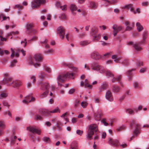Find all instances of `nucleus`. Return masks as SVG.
Instances as JSON below:
<instances>
[{
	"label": "nucleus",
	"mask_w": 149,
	"mask_h": 149,
	"mask_svg": "<svg viewBox=\"0 0 149 149\" xmlns=\"http://www.w3.org/2000/svg\"><path fill=\"white\" fill-rule=\"evenodd\" d=\"M99 132L98 127L96 124H92L88 126L86 137L87 139L91 140L93 139V136L95 133Z\"/></svg>",
	"instance_id": "obj_1"
},
{
	"label": "nucleus",
	"mask_w": 149,
	"mask_h": 149,
	"mask_svg": "<svg viewBox=\"0 0 149 149\" xmlns=\"http://www.w3.org/2000/svg\"><path fill=\"white\" fill-rule=\"evenodd\" d=\"M148 35V33L147 31H144L142 33V39L139 42L136 43L134 45V49L137 51L142 50L143 48L140 45H144L146 44V39Z\"/></svg>",
	"instance_id": "obj_2"
},
{
	"label": "nucleus",
	"mask_w": 149,
	"mask_h": 149,
	"mask_svg": "<svg viewBox=\"0 0 149 149\" xmlns=\"http://www.w3.org/2000/svg\"><path fill=\"white\" fill-rule=\"evenodd\" d=\"M74 74V73L70 72H68L65 74H59L57 78L58 86H61L62 84L61 83H63L65 79L67 78H72Z\"/></svg>",
	"instance_id": "obj_3"
},
{
	"label": "nucleus",
	"mask_w": 149,
	"mask_h": 149,
	"mask_svg": "<svg viewBox=\"0 0 149 149\" xmlns=\"http://www.w3.org/2000/svg\"><path fill=\"white\" fill-rule=\"evenodd\" d=\"M42 60V54H37L35 55L33 58L30 59V64L33 65L35 67L37 68L40 66V64L35 62V61H41Z\"/></svg>",
	"instance_id": "obj_4"
},
{
	"label": "nucleus",
	"mask_w": 149,
	"mask_h": 149,
	"mask_svg": "<svg viewBox=\"0 0 149 149\" xmlns=\"http://www.w3.org/2000/svg\"><path fill=\"white\" fill-rule=\"evenodd\" d=\"M41 89L44 91V92L40 95L41 98H44L46 97L49 93V90L50 87L49 84L47 82L40 83Z\"/></svg>",
	"instance_id": "obj_5"
},
{
	"label": "nucleus",
	"mask_w": 149,
	"mask_h": 149,
	"mask_svg": "<svg viewBox=\"0 0 149 149\" xmlns=\"http://www.w3.org/2000/svg\"><path fill=\"white\" fill-rule=\"evenodd\" d=\"M134 125L135 126V130L133 132V134L134 136H133L130 138V141H131L135 137V136H137L138 135L140 134V125L136 123L135 121L134 120L131 122L130 126L131 127H132L133 125Z\"/></svg>",
	"instance_id": "obj_6"
},
{
	"label": "nucleus",
	"mask_w": 149,
	"mask_h": 149,
	"mask_svg": "<svg viewBox=\"0 0 149 149\" xmlns=\"http://www.w3.org/2000/svg\"><path fill=\"white\" fill-rule=\"evenodd\" d=\"M46 2V0H33L31 2V6L33 8H36L39 7L41 4H44Z\"/></svg>",
	"instance_id": "obj_7"
},
{
	"label": "nucleus",
	"mask_w": 149,
	"mask_h": 149,
	"mask_svg": "<svg viewBox=\"0 0 149 149\" xmlns=\"http://www.w3.org/2000/svg\"><path fill=\"white\" fill-rule=\"evenodd\" d=\"M57 33L59 35L60 38L63 40L65 35V29L63 26H60L57 29Z\"/></svg>",
	"instance_id": "obj_8"
},
{
	"label": "nucleus",
	"mask_w": 149,
	"mask_h": 149,
	"mask_svg": "<svg viewBox=\"0 0 149 149\" xmlns=\"http://www.w3.org/2000/svg\"><path fill=\"white\" fill-rule=\"evenodd\" d=\"M11 50L12 52V54L11 55V57L12 58H13V57L15 56L16 57H18L19 56V54L18 53L20 52H21L22 54L24 56L25 55L26 52L24 51L23 49L20 50L19 49H16V53L15 54L14 51L13 49L12 48L11 49Z\"/></svg>",
	"instance_id": "obj_9"
},
{
	"label": "nucleus",
	"mask_w": 149,
	"mask_h": 149,
	"mask_svg": "<svg viewBox=\"0 0 149 149\" xmlns=\"http://www.w3.org/2000/svg\"><path fill=\"white\" fill-rule=\"evenodd\" d=\"M35 100V98L32 96V94H31L26 96L22 101V102L25 104H27L29 102H34Z\"/></svg>",
	"instance_id": "obj_10"
},
{
	"label": "nucleus",
	"mask_w": 149,
	"mask_h": 149,
	"mask_svg": "<svg viewBox=\"0 0 149 149\" xmlns=\"http://www.w3.org/2000/svg\"><path fill=\"white\" fill-rule=\"evenodd\" d=\"M108 143L110 145L115 147H117L120 145V142L118 140L111 138L109 139Z\"/></svg>",
	"instance_id": "obj_11"
},
{
	"label": "nucleus",
	"mask_w": 149,
	"mask_h": 149,
	"mask_svg": "<svg viewBox=\"0 0 149 149\" xmlns=\"http://www.w3.org/2000/svg\"><path fill=\"white\" fill-rule=\"evenodd\" d=\"M13 78L10 77H8L4 79L3 83L7 86H12L13 83Z\"/></svg>",
	"instance_id": "obj_12"
},
{
	"label": "nucleus",
	"mask_w": 149,
	"mask_h": 149,
	"mask_svg": "<svg viewBox=\"0 0 149 149\" xmlns=\"http://www.w3.org/2000/svg\"><path fill=\"white\" fill-rule=\"evenodd\" d=\"M124 8H126L127 9H130V11L133 13L135 14H136V12L138 13H139L140 12V9L138 8L136 9V12L134 10L133 7V5L132 4H130L128 5L125 6L124 7Z\"/></svg>",
	"instance_id": "obj_13"
},
{
	"label": "nucleus",
	"mask_w": 149,
	"mask_h": 149,
	"mask_svg": "<svg viewBox=\"0 0 149 149\" xmlns=\"http://www.w3.org/2000/svg\"><path fill=\"white\" fill-rule=\"evenodd\" d=\"M27 130L33 133H36L40 134L41 133L40 131L36 127H27Z\"/></svg>",
	"instance_id": "obj_14"
},
{
	"label": "nucleus",
	"mask_w": 149,
	"mask_h": 149,
	"mask_svg": "<svg viewBox=\"0 0 149 149\" xmlns=\"http://www.w3.org/2000/svg\"><path fill=\"white\" fill-rule=\"evenodd\" d=\"M105 97L106 99L110 102L113 101V98L112 93L111 91L108 90L106 93Z\"/></svg>",
	"instance_id": "obj_15"
},
{
	"label": "nucleus",
	"mask_w": 149,
	"mask_h": 149,
	"mask_svg": "<svg viewBox=\"0 0 149 149\" xmlns=\"http://www.w3.org/2000/svg\"><path fill=\"white\" fill-rule=\"evenodd\" d=\"M113 29V33L114 36H116L117 33L120 31L122 29V27L121 26H118L117 25H114L112 27Z\"/></svg>",
	"instance_id": "obj_16"
},
{
	"label": "nucleus",
	"mask_w": 149,
	"mask_h": 149,
	"mask_svg": "<svg viewBox=\"0 0 149 149\" xmlns=\"http://www.w3.org/2000/svg\"><path fill=\"white\" fill-rule=\"evenodd\" d=\"M122 77V76L121 75H119L116 77H113L111 81L113 83L116 82H118L122 86H123V84L122 82H121V80Z\"/></svg>",
	"instance_id": "obj_17"
},
{
	"label": "nucleus",
	"mask_w": 149,
	"mask_h": 149,
	"mask_svg": "<svg viewBox=\"0 0 149 149\" xmlns=\"http://www.w3.org/2000/svg\"><path fill=\"white\" fill-rule=\"evenodd\" d=\"M91 57L92 58L95 60H99L101 58V56L98 52L94 51L91 54Z\"/></svg>",
	"instance_id": "obj_18"
},
{
	"label": "nucleus",
	"mask_w": 149,
	"mask_h": 149,
	"mask_svg": "<svg viewBox=\"0 0 149 149\" xmlns=\"http://www.w3.org/2000/svg\"><path fill=\"white\" fill-rule=\"evenodd\" d=\"M84 84L85 86L86 87L88 88L89 89H91L92 88V85L89 84L88 80L87 79H86L85 80L84 83L83 81H81V87L83 86Z\"/></svg>",
	"instance_id": "obj_19"
},
{
	"label": "nucleus",
	"mask_w": 149,
	"mask_h": 149,
	"mask_svg": "<svg viewBox=\"0 0 149 149\" xmlns=\"http://www.w3.org/2000/svg\"><path fill=\"white\" fill-rule=\"evenodd\" d=\"M61 65L63 67L68 68H72L73 70H74V69H75V68L73 67L72 64L70 63L64 62L62 63Z\"/></svg>",
	"instance_id": "obj_20"
},
{
	"label": "nucleus",
	"mask_w": 149,
	"mask_h": 149,
	"mask_svg": "<svg viewBox=\"0 0 149 149\" xmlns=\"http://www.w3.org/2000/svg\"><path fill=\"white\" fill-rule=\"evenodd\" d=\"M40 113L45 116H48L50 115V111L47 109H42L40 111Z\"/></svg>",
	"instance_id": "obj_21"
},
{
	"label": "nucleus",
	"mask_w": 149,
	"mask_h": 149,
	"mask_svg": "<svg viewBox=\"0 0 149 149\" xmlns=\"http://www.w3.org/2000/svg\"><path fill=\"white\" fill-rule=\"evenodd\" d=\"M102 116V112L99 111L94 114V117L95 119L97 120H101V117Z\"/></svg>",
	"instance_id": "obj_22"
},
{
	"label": "nucleus",
	"mask_w": 149,
	"mask_h": 149,
	"mask_svg": "<svg viewBox=\"0 0 149 149\" xmlns=\"http://www.w3.org/2000/svg\"><path fill=\"white\" fill-rule=\"evenodd\" d=\"M21 81H20L18 80H13L12 86L14 88L17 87L21 85Z\"/></svg>",
	"instance_id": "obj_23"
},
{
	"label": "nucleus",
	"mask_w": 149,
	"mask_h": 149,
	"mask_svg": "<svg viewBox=\"0 0 149 149\" xmlns=\"http://www.w3.org/2000/svg\"><path fill=\"white\" fill-rule=\"evenodd\" d=\"M125 25L127 26L125 29L126 31H130L132 29V27L131 26L130 22L128 21H126L125 22Z\"/></svg>",
	"instance_id": "obj_24"
},
{
	"label": "nucleus",
	"mask_w": 149,
	"mask_h": 149,
	"mask_svg": "<svg viewBox=\"0 0 149 149\" xmlns=\"http://www.w3.org/2000/svg\"><path fill=\"white\" fill-rule=\"evenodd\" d=\"M100 65L97 63H95L91 66L92 69L93 70L98 71L100 68Z\"/></svg>",
	"instance_id": "obj_25"
},
{
	"label": "nucleus",
	"mask_w": 149,
	"mask_h": 149,
	"mask_svg": "<svg viewBox=\"0 0 149 149\" xmlns=\"http://www.w3.org/2000/svg\"><path fill=\"white\" fill-rule=\"evenodd\" d=\"M135 70L136 69H132L131 70H128L126 72L127 75L128 76V79L130 80H131L132 78V72L133 71H135Z\"/></svg>",
	"instance_id": "obj_26"
},
{
	"label": "nucleus",
	"mask_w": 149,
	"mask_h": 149,
	"mask_svg": "<svg viewBox=\"0 0 149 149\" xmlns=\"http://www.w3.org/2000/svg\"><path fill=\"white\" fill-rule=\"evenodd\" d=\"M112 90L114 92L118 93L120 91V87L118 86L113 85L112 86Z\"/></svg>",
	"instance_id": "obj_27"
},
{
	"label": "nucleus",
	"mask_w": 149,
	"mask_h": 149,
	"mask_svg": "<svg viewBox=\"0 0 149 149\" xmlns=\"http://www.w3.org/2000/svg\"><path fill=\"white\" fill-rule=\"evenodd\" d=\"M70 148L71 149H78V146L77 142L74 141L70 145Z\"/></svg>",
	"instance_id": "obj_28"
},
{
	"label": "nucleus",
	"mask_w": 149,
	"mask_h": 149,
	"mask_svg": "<svg viewBox=\"0 0 149 149\" xmlns=\"http://www.w3.org/2000/svg\"><path fill=\"white\" fill-rule=\"evenodd\" d=\"M107 86L108 85L107 83H104L99 88V92H101L103 91L106 90L107 87Z\"/></svg>",
	"instance_id": "obj_29"
},
{
	"label": "nucleus",
	"mask_w": 149,
	"mask_h": 149,
	"mask_svg": "<svg viewBox=\"0 0 149 149\" xmlns=\"http://www.w3.org/2000/svg\"><path fill=\"white\" fill-rule=\"evenodd\" d=\"M97 32V29L95 27H93L91 29V35L93 37L94 36L96 35Z\"/></svg>",
	"instance_id": "obj_30"
},
{
	"label": "nucleus",
	"mask_w": 149,
	"mask_h": 149,
	"mask_svg": "<svg viewBox=\"0 0 149 149\" xmlns=\"http://www.w3.org/2000/svg\"><path fill=\"white\" fill-rule=\"evenodd\" d=\"M48 40L47 39H45L44 41L40 42L41 44H42V46L45 47L46 48H49V45L47 44Z\"/></svg>",
	"instance_id": "obj_31"
},
{
	"label": "nucleus",
	"mask_w": 149,
	"mask_h": 149,
	"mask_svg": "<svg viewBox=\"0 0 149 149\" xmlns=\"http://www.w3.org/2000/svg\"><path fill=\"white\" fill-rule=\"evenodd\" d=\"M34 26L33 23H28L26 26V29L28 32H29L31 29V28Z\"/></svg>",
	"instance_id": "obj_32"
},
{
	"label": "nucleus",
	"mask_w": 149,
	"mask_h": 149,
	"mask_svg": "<svg viewBox=\"0 0 149 149\" xmlns=\"http://www.w3.org/2000/svg\"><path fill=\"white\" fill-rule=\"evenodd\" d=\"M118 2V0H111V1H109L108 0H107V4L106 5V6H108L110 4H114L117 3Z\"/></svg>",
	"instance_id": "obj_33"
},
{
	"label": "nucleus",
	"mask_w": 149,
	"mask_h": 149,
	"mask_svg": "<svg viewBox=\"0 0 149 149\" xmlns=\"http://www.w3.org/2000/svg\"><path fill=\"white\" fill-rule=\"evenodd\" d=\"M90 43V42L87 40L81 41L80 43V45L82 46H86Z\"/></svg>",
	"instance_id": "obj_34"
},
{
	"label": "nucleus",
	"mask_w": 149,
	"mask_h": 149,
	"mask_svg": "<svg viewBox=\"0 0 149 149\" xmlns=\"http://www.w3.org/2000/svg\"><path fill=\"white\" fill-rule=\"evenodd\" d=\"M136 26L137 30L139 32H140L143 30V27L139 22H137L136 23Z\"/></svg>",
	"instance_id": "obj_35"
},
{
	"label": "nucleus",
	"mask_w": 149,
	"mask_h": 149,
	"mask_svg": "<svg viewBox=\"0 0 149 149\" xmlns=\"http://www.w3.org/2000/svg\"><path fill=\"white\" fill-rule=\"evenodd\" d=\"M34 119L36 120H43V117L40 115L36 114L34 116Z\"/></svg>",
	"instance_id": "obj_36"
},
{
	"label": "nucleus",
	"mask_w": 149,
	"mask_h": 149,
	"mask_svg": "<svg viewBox=\"0 0 149 149\" xmlns=\"http://www.w3.org/2000/svg\"><path fill=\"white\" fill-rule=\"evenodd\" d=\"M89 7L92 9H95L97 8V5L95 3L90 2L89 3Z\"/></svg>",
	"instance_id": "obj_37"
},
{
	"label": "nucleus",
	"mask_w": 149,
	"mask_h": 149,
	"mask_svg": "<svg viewBox=\"0 0 149 149\" xmlns=\"http://www.w3.org/2000/svg\"><path fill=\"white\" fill-rule=\"evenodd\" d=\"M112 58L113 59H114V61L116 63H118L121 59L120 58L118 57L117 55H113L112 56Z\"/></svg>",
	"instance_id": "obj_38"
},
{
	"label": "nucleus",
	"mask_w": 149,
	"mask_h": 149,
	"mask_svg": "<svg viewBox=\"0 0 149 149\" xmlns=\"http://www.w3.org/2000/svg\"><path fill=\"white\" fill-rule=\"evenodd\" d=\"M57 123V127L58 129L59 130H62L61 128L60 127L61 126H62V123L59 120L56 121Z\"/></svg>",
	"instance_id": "obj_39"
},
{
	"label": "nucleus",
	"mask_w": 149,
	"mask_h": 149,
	"mask_svg": "<svg viewBox=\"0 0 149 149\" xmlns=\"http://www.w3.org/2000/svg\"><path fill=\"white\" fill-rule=\"evenodd\" d=\"M19 32L18 31H16L15 32L13 31L8 33L7 35V38H8L9 36H12V35H17L19 34Z\"/></svg>",
	"instance_id": "obj_40"
},
{
	"label": "nucleus",
	"mask_w": 149,
	"mask_h": 149,
	"mask_svg": "<svg viewBox=\"0 0 149 149\" xmlns=\"http://www.w3.org/2000/svg\"><path fill=\"white\" fill-rule=\"evenodd\" d=\"M106 75L109 77H112L114 76L113 74L109 70H107L105 72Z\"/></svg>",
	"instance_id": "obj_41"
},
{
	"label": "nucleus",
	"mask_w": 149,
	"mask_h": 149,
	"mask_svg": "<svg viewBox=\"0 0 149 149\" xmlns=\"http://www.w3.org/2000/svg\"><path fill=\"white\" fill-rule=\"evenodd\" d=\"M17 138V137L16 136H14L12 135L10 138L11 140V143L12 144H13L15 143V140Z\"/></svg>",
	"instance_id": "obj_42"
},
{
	"label": "nucleus",
	"mask_w": 149,
	"mask_h": 149,
	"mask_svg": "<svg viewBox=\"0 0 149 149\" xmlns=\"http://www.w3.org/2000/svg\"><path fill=\"white\" fill-rule=\"evenodd\" d=\"M50 113H55L57 112L60 113V109L58 108V107H57L55 109L50 111Z\"/></svg>",
	"instance_id": "obj_43"
},
{
	"label": "nucleus",
	"mask_w": 149,
	"mask_h": 149,
	"mask_svg": "<svg viewBox=\"0 0 149 149\" xmlns=\"http://www.w3.org/2000/svg\"><path fill=\"white\" fill-rule=\"evenodd\" d=\"M126 112L130 114H134V111L131 109H128L126 110Z\"/></svg>",
	"instance_id": "obj_44"
},
{
	"label": "nucleus",
	"mask_w": 149,
	"mask_h": 149,
	"mask_svg": "<svg viewBox=\"0 0 149 149\" xmlns=\"http://www.w3.org/2000/svg\"><path fill=\"white\" fill-rule=\"evenodd\" d=\"M70 9L72 11H74L76 10L77 8L74 5L72 4L70 6Z\"/></svg>",
	"instance_id": "obj_45"
},
{
	"label": "nucleus",
	"mask_w": 149,
	"mask_h": 149,
	"mask_svg": "<svg viewBox=\"0 0 149 149\" xmlns=\"http://www.w3.org/2000/svg\"><path fill=\"white\" fill-rule=\"evenodd\" d=\"M59 18L62 20H65L67 19V17L66 15L64 13L62 14L59 17Z\"/></svg>",
	"instance_id": "obj_46"
},
{
	"label": "nucleus",
	"mask_w": 149,
	"mask_h": 149,
	"mask_svg": "<svg viewBox=\"0 0 149 149\" xmlns=\"http://www.w3.org/2000/svg\"><path fill=\"white\" fill-rule=\"evenodd\" d=\"M54 52V50L52 49H51L50 50L45 51V53L46 54H49L52 53Z\"/></svg>",
	"instance_id": "obj_47"
},
{
	"label": "nucleus",
	"mask_w": 149,
	"mask_h": 149,
	"mask_svg": "<svg viewBox=\"0 0 149 149\" xmlns=\"http://www.w3.org/2000/svg\"><path fill=\"white\" fill-rule=\"evenodd\" d=\"M125 128V126L124 125H122L119 127L117 128L116 129V130L117 131L119 132L120 131L123 130H124Z\"/></svg>",
	"instance_id": "obj_48"
},
{
	"label": "nucleus",
	"mask_w": 149,
	"mask_h": 149,
	"mask_svg": "<svg viewBox=\"0 0 149 149\" xmlns=\"http://www.w3.org/2000/svg\"><path fill=\"white\" fill-rule=\"evenodd\" d=\"M60 8L63 11H65L67 10V6L66 5H65L63 6H60Z\"/></svg>",
	"instance_id": "obj_49"
},
{
	"label": "nucleus",
	"mask_w": 149,
	"mask_h": 149,
	"mask_svg": "<svg viewBox=\"0 0 149 149\" xmlns=\"http://www.w3.org/2000/svg\"><path fill=\"white\" fill-rule=\"evenodd\" d=\"M17 61L16 60H14L13 61H12L11 63L10 67H13L15 66V64L16 63Z\"/></svg>",
	"instance_id": "obj_50"
},
{
	"label": "nucleus",
	"mask_w": 149,
	"mask_h": 149,
	"mask_svg": "<svg viewBox=\"0 0 149 149\" xmlns=\"http://www.w3.org/2000/svg\"><path fill=\"white\" fill-rule=\"evenodd\" d=\"M37 32V30L35 29H31V31L29 32V34H30L32 33L33 34H34L36 33Z\"/></svg>",
	"instance_id": "obj_51"
},
{
	"label": "nucleus",
	"mask_w": 149,
	"mask_h": 149,
	"mask_svg": "<svg viewBox=\"0 0 149 149\" xmlns=\"http://www.w3.org/2000/svg\"><path fill=\"white\" fill-rule=\"evenodd\" d=\"M101 36L99 34L98 35H96V36H94L93 37V39L94 40H96L100 39V38Z\"/></svg>",
	"instance_id": "obj_52"
},
{
	"label": "nucleus",
	"mask_w": 149,
	"mask_h": 149,
	"mask_svg": "<svg viewBox=\"0 0 149 149\" xmlns=\"http://www.w3.org/2000/svg\"><path fill=\"white\" fill-rule=\"evenodd\" d=\"M88 104V103L86 102H83L81 103V106L84 108L86 107Z\"/></svg>",
	"instance_id": "obj_53"
},
{
	"label": "nucleus",
	"mask_w": 149,
	"mask_h": 149,
	"mask_svg": "<svg viewBox=\"0 0 149 149\" xmlns=\"http://www.w3.org/2000/svg\"><path fill=\"white\" fill-rule=\"evenodd\" d=\"M133 84L134 88H139V84L138 82L135 81L134 82Z\"/></svg>",
	"instance_id": "obj_54"
},
{
	"label": "nucleus",
	"mask_w": 149,
	"mask_h": 149,
	"mask_svg": "<svg viewBox=\"0 0 149 149\" xmlns=\"http://www.w3.org/2000/svg\"><path fill=\"white\" fill-rule=\"evenodd\" d=\"M129 61L127 59H125L123 60V61L122 62V63L125 65H127L129 64Z\"/></svg>",
	"instance_id": "obj_55"
},
{
	"label": "nucleus",
	"mask_w": 149,
	"mask_h": 149,
	"mask_svg": "<svg viewBox=\"0 0 149 149\" xmlns=\"http://www.w3.org/2000/svg\"><path fill=\"white\" fill-rule=\"evenodd\" d=\"M5 127L3 122L2 121H0V128L1 129H3L5 128Z\"/></svg>",
	"instance_id": "obj_56"
},
{
	"label": "nucleus",
	"mask_w": 149,
	"mask_h": 149,
	"mask_svg": "<svg viewBox=\"0 0 149 149\" xmlns=\"http://www.w3.org/2000/svg\"><path fill=\"white\" fill-rule=\"evenodd\" d=\"M99 71H100V73H103L105 72V70L104 67L100 65V68Z\"/></svg>",
	"instance_id": "obj_57"
},
{
	"label": "nucleus",
	"mask_w": 149,
	"mask_h": 149,
	"mask_svg": "<svg viewBox=\"0 0 149 149\" xmlns=\"http://www.w3.org/2000/svg\"><path fill=\"white\" fill-rule=\"evenodd\" d=\"M43 139L45 142L49 143L50 141V139L48 137H44L43 138Z\"/></svg>",
	"instance_id": "obj_58"
},
{
	"label": "nucleus",
	"mask_w": 149,
	"mask_h": 149,
	"mask_svg": "<svg viewBox=\"0 0 149 149\" xmlns=\"http://www.w3.org/2000/svg\"><path fill=\"white\" fill-rule=\"evenodd\" d=\"M44 68L45 70L48 72H51L50 69L46 65H45L44 66Z\"/></svg>",
	"instance_id": "obj_59"
},
{
	"label": "nucleus",
	"mask_w": 149,
	"mask_h": 149,
	"mask_svg": "<svg viewBox=\"0 0 149 149\" xmlns=\"http://www.w3.org/2000/svg\"><path fill=\"white\" fill-rule=\"evenodd\" d=\"M101 122L105 126H107L108 125V123L106 121V119L105 118L102 119L101 120Z\"/></svg>",
	"instance_id": "obj_60"
},
{
	"label": "nucleus",
	"mask_w": 149,
	"mask_h": 149,
	"mask_svg": "<svg viewBox=\"0 0 149 149\" xmlns=\"http://www.w3.org/2000/svg\"><path fill=\"white\" fill-rule=\"evenodd\" d=\"M76 133L78 135L81 136L83 133V131L80 130H78L76 131Z\"/></svg>",
	"instance_id": "obj_61"
},
{
	"label": "nucleus",
	"mask_w": 149,
	"mask_h": 149,
	"mask_svg": "<svg viewBox=\"0 0 149 149\" xmlns=\"http://www.w3.org/2000/svg\"><path fill=\"white\" fill-rule=\"evenodd\" d=\"M23 7L22 5H16L15 6L14 8H19L21 9H22Z\"/></svg>",
	"instance_id": "obj_62"
},
{
	"label": "nucleus",
	"mask_w": 149,
	"mask_h": 149,
	"mask_svg": "<svg viewBox=\"0 0 149 149\" xmlns=\"http://www.w3.org/2000/svg\"><path fill=\"white\" fill-rule=\"evenodd\" d=\"M45 76L46 75L45 74L44 72H42L40 75V77L41 79H43L45 77Z\"/></svg>",
	"instance_id": "obj_63"
},
{
	"label": "nucleus",
	"mask_w": 149,
	"mask_h": 149,
	"mask_svg": "<svg viewBox=\"0 0 149 149\" xmlns=\"http://www.w3.org/2000/svg\"><path fill=\"white\" fill-rule=\"evenodd\" d=\"M3 105L5 106H7L9 107L10 106V105L9 104L8 102L6 101H4L3 102Z\"/></svg>",
	"instance_id": "obj_64"
}]
</instances>
